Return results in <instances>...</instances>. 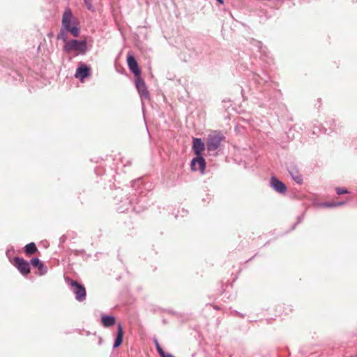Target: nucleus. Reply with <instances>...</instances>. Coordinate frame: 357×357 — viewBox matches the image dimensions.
Listing matches in <instances>:
<instances>
[{
  "label": "nucleus",
  "instance_id": "nucleus-9",
  "mask_svg": "<svg viewBox=\"0 0 357 357\" xmlns=\"http://www.w3.org/2000/svg\"><path fill=\"white\" fill-rule=\"evenodd\" d=\"M271 185L275 190L280 193H284L287 190L285 185L274 176L271 178Z\"/></svg>",
  "mask_w": 357,
  "mask_h": 357
},
{
  "label": "nucleus",
  "instance_id": "nucleus-17",
  "mask_svg": "<svg viewBox=\"0 0 357 357\" xmlns=\"http://www.w3.org/2000/svg\"><path fill=\"white\" fill-rule=\"evenodd\" d=\"M335 191L337 195H342V194L348 193V191L347 189L340 188V187L336 188Z\"/></svg>",
  "mask_w": 357,
  "mask_h": 357
},
{
  "label": "nucleus",
  "instance_id": "nucleus-5",
  "mask_svg": "<svg viewBox=\"0 0 357 357\" xmlns=\"http://www.w3.org/2000/svg\"><path fill=\"white\" fill-rule=\"evenodd\" d=\"M222 137L220 134L214 133L208 137L207 142V147L209 151L216 150L220 144Z\"/></svg>",
  "mask_w": 357,
  "mask_h": 357
},
{
  "label": "nucleus",
  "instance_id": "nucleus-13",
  "mask_svg": "<svg viewBox=\"0 0 357 357\" xmlns=\"http://www.w3.org/2000/svg\"><path fill=\"white\" fill-rule=\"evenodd\" d=\"M101 323L105 327H109L115 324V318L112 316L104 315L101 318Z\"/></svg>",
  "mask_w": 357,
  "mask_h": 357
},
{
  "label": "nucleus",
  "instance_id": "nucleus-23",
  "mask_svg": "<svg viewBox=\"0 0 357 357\" xmlns=\"http://www.w3.org/2000/svg\"><path fill=\"white\" fill-rule=\"evenodd\" d=\"M327 206H336V205H335V204H327Z\"/></svg>",
  "mask_w": 357,
  "mask_h": 357
},
{
  "label": "nucleus",
  "instance_id": "nucleus-4",
  "mask_svg": "<svg viewBox=\"0 0 357 357\" xmlns=\"http://www.w3.org/2000/svg\"><path fill=\"white\" fill-rule=\"evenodd\" d=\"M13 264L22 275H25L30 273L29 263L23 258L15 257Z\"/></svg>",
  "mask_w": 357,
  "mask_h": 357
},
{
  "label": "nucleus",
  "instance_id": "nucleus-15",
  "mask_svg": "<svg viewBox=\"0 0 357 357\" xmlns=\"http://www.w3.org/2000/svg\"><path fill=\"white\" fill-rule=\"evenodd\" d=\"M37 251V248L34 243H30L24 247V252L27 255H31Z\"/></svg>",
  "mask_w": 357,
  "mask_h": 357
},
{
  "label": "nucleus",
  "instance_id": "nucleus-21",
  "mask_svg": "<svg viewBox=\"0 0 357 357\" xmlns=\"http://www.w3.org/2000/svg\"><path fill=\"white\" fill-rule=\"evenodd\" d=\"M220 4L224 3V0H217Z\"/></svg>",
  "mask_w": 357,
  "mask_h": 357
},
{
  "label": "nucleus",
  "instance_id": "nucleus-18",
  "mask_svg": "<svg viewBox=\"0 0 357 357\" xmlns=\"http://www.w3.org/2000/svg\"><path fill=\"white\" fill-rule=\"evenodd\" d=\"M292 178H293V179H294L296 183H299V184L302 183V182H303V178H302L301 175L297 174V175H296V176H294V175L292 174Z\"/></svg>",
  "mask_w": 357,
  "mask_h": 357
},
{
  "label": "nucleus",
  "instance_id": "nucleus-16",
  "mask_svg": "<svg viewBox=\"0 0 357 357\" xmlns=\"http://www.w3.org/2000/svg\"><path fill=\"white\" fill-rule=\"evenodd\" d=\"M155 344L156 349H157L158 352L159 353V354L161 356V357H165V356L167 355L162 350V349L161 348L160 345L159 344V343L157 340H155Z\"/></svg>",
  "mask_w": 357,
  "mask_h": 357
},
{
  "label": "nucleus",
  "instance_id": "nucleus-8",
  "mask_svg": "<svg viewBox=\"0 0 357 357\" xmlns=\"http://www.w3.org/2000/svg\"><path fill=\"white\" fill-rule=\"evenodd\" d=\"M192 149L197 156H201L202 152L205 149V144L201 139L194 138Z\"/></svg>",
  "mask_w": 357,
  "mask_h": 357
},
{
  "label": "nucleus",
  "instance_id": "nucleus-22",
  "mask_svg": "<svg viewBox=\"0 0 357 357\" xmlns=\"http://www.w3.org/2000/svg\"><path fill=\"white\" fill-rule=\"evenodd\" d=\"M165 357H174V356H172V355H171V354H167V356H165Z\"/></svg>",
  "mask_w": 357,
  "mask_h": 357
},
{
  "label": "nucleus",
  "instance_id": "nucleus-14",
  "mask_svg": "<svg viewBox=\"0 0 357 357\" xmlns=\"http://www.w3.org/2000/svg\"><path fill=\"white\" fill-rule=\"evenodd\" d=\"M31 264L33 266L38 268L40 275H43L45 273L43 271L44 266L38 258L32 259L31 260Z\"/></svg>",
  "mask_w": 357,
  "mask_h": 357
},
{
  "label": "nucleus",
  "instance_id": "nucleus-12",
  "mask_svg": "<svg viewBox=\"0 0 357 357\" xmlns=\"http://www.w3.org/2000/svg\"><path fill=\"white\" fill-rule=\"evenodd\" d=\"M123 327L121 324L118 325V331H117V336L115 340L114 344V348H117L119 347L123 341Z\"/></svg>",
  "mask_w": 357,
  "mask_h": 357
},
{
  "label": "nucleus",
  "instance_id": "nucleus-6",
  "mask_svg": "<svg viewBox=\"0 0 357 357\" xmlns=\"http://www.w3.org/2000/svg\"><path fill=\"white\" fill-rule=\"evenodd\" d=\"M127 63L130 71L136 76L141 75V70L139 68L138 63L135 58L132 54H128L127 56Z\"/></svg>",
  "mask_w": 357,
  "mask_h": 357
},
{
  "label": "nucleus",
  "instance_id": "nucleus-24",
  "mask_svg": "<svg viewBox=\"0 0 357 357\" xmlns=\"http://www.w3.org/2000/svg\"><path fill=\"white\" fill-rule=\"evenodd\" d=\"M349 357H357V355L351 356H349Z\"/></svg>",
  "mask_w": 357,
  "mask_h": 357
},
{
  "label": "nucleus",
  "instance_id": "nucleus-7",
  "mask_svg": "<svg viewBox=\"0 0 357 357\" xmlns=\"http://www.w3.org/2000/svg\"><path fill=\"white\" fill-rule=\"evenodd\" d=\"M206 168V162L204 158L202 156H197L194 158L191 162V169L192 171H197L199 169L202 174H204Z\"/></svg>",
  "mask_w": 357,
  "mask_h": 357
},
{
  "label": "nucleus",
  "instance_id": "nucleus-2",
  "mask_svg": "<svg viewBox=\"0 0 357 357\" xmlns=\"http://www.w3.org/2000/svg\"><path fill=\"white\" fill-rule=\"evenodd\" d=\"M63 50L67 53L75 51L77 54H84L86 50V43L85 40H70L66 43Z\"/></svg>",
  "mask_w": 357,
  "mask_h": 357
},
{
  "label": "nucleus",
  "instance_id": "nucleus-19",
  "mask_svg": "<svg viewBox=\"0 0 357 357\" xmlns=\"http://www.w3.org/2000/svg\"><path fill=\"white\" fill-rule=\"evenodd\" d=\"M85 4L86 5V7L88 9L92 8V1L91 0H84Z\"/></svg>",
  "mask_w": 357,
  "mask_h": 357
},
{
  "label": "nucleus",
  "instance_id": "nucleus-11",
  "mask_svg": "<svg viewBox=\"0 0 357 357\" xmlns=\"http://www.w3.org/2000/svg\"><path fill=\"white\" fill-rule=\"evenodd\" d=\"M136 86L139 93L142 96H146L148 91L146 89L144 81L139 77H137L136 79Z\"/></svg>",
  "mask_w": 357,
  "mask_h": 357
},
{
  "label": "nucleus",
  "instance_id": "nucleus-10",
  "mask_svg": "<svg viewBox=\"0 0 357 357\" xmlns=\"http://www.w3.org/2000/svg\"><path fill=\"white\" fill-rule=\"evenodd\" d=\"M90 73V68L84 65L80 66L76 71L75 77L81 79L88 77Z\"/></svg>",
  "mask_w": 357,
  "mask_h": 357
},
{
  "label": "nucleus",
  "instance_id": "nucleus-20",
  "mask_svg": "<svg viewBox=\"0 0 357 357\" xmlns=\"http://www.w3.org/2000/svg\"><path fill=\"white\" fill-rule=\"evenodd\" d=\"M57 38L58 39H60V38L63 39L64 41H66V37L64 36V33L62 31H61V33L58 35Z\"/></svg>",
  "mask_w": 357,
  "mask_h": 357
},
{
  "label": "nucleus",
  "instance_id": "nucleus-1",
  "mask_svg": "<svg viewBox=\"0 0 357 357\" xmlns=\"http://www.w3.org/2000/svg\"><path fill=\"white\" fill-rule=\"evenodd\" d=\"M73 19L71 10L69 8H66L62 16V26L73 36L77 37L79 33V30L76 26L73 25Z\"/></svg>",
  "mask_w": 357,
  "mask_h": 357
},
{
  "label": "nucleus",
  "instance_id": "nucleus-3",
  "mask_svg": "<svg viewBox=\"0 0 357 357\" xmlns=\"http://www.w3.org/2000/svg\"><path fill=\"white\" fill-rule=\"evenodd\" d=\"M66 280L74 287L73 291L75 294L76 299L79 302L84 301L86 299V296L85 287L77 281H74L69 278H66Z\"/></svg>",
  "mask_w": 357,
  "mask_h": 357
}]
</instances>
